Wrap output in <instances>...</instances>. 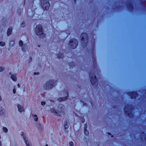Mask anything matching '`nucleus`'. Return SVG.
<instances>
[{"instance_id": "nucleus-2", "label": "nucleus", "mask_w": 146, "mask_h": 146, "mask_svg": "<svg viewBox=\"0 0 146 146\" xmlns=\"http://www.w3.org/2000/svg\"><path fill=\"white\" fill-rule=\"evenodd\" d=\"M56 81L54 80H50L46 82L43 86L44 90H49L52 89L56 84Z\"/></svg>"}, {"instance_id": "nucleus-25", "label": "nucleus", "mask_w": 146, "mask_h": 146, "mask_svg": "<svg viewBox=\"0 0 146 146\" xmlns=\"http://www.w3.org/2000/svg\"><path fill=\"white\" fill-rule=\"evenodd\" d=\"M142 138H144L145 139L146 141V136L145 135V134L144 133H143L142 135L141 136Z\"/></svg>"}, {"instance_id": "nucleus-17", "label": "nucleus", "mask_w": 146, "mask_h": 146, "mask_svg": "<svg viewBox=\"0 0 146 146\" xmlns=\"http://www.w3.org/2000/svg\"><path fill=\"white\" fill-rule=\"evenodd\" d=\"M11 78L13 81H15L17 80V77L15 75H11Z\"/></svg>"}, {"instance_id": "nucleus-30", "label": "nucleus", "mask_w": 146, "mask_h": 146, "mask_svg": "<svg viewBox=\"0 0 146 146\" xmlns=\"http://www.w3.org/2000/svg\"><path fill=\"white\" fill-rule=\"evenodd\" d=\"M39 74V73L38 72H34V75H36Z\"/></svg>"}, {"instance_id": "nucleus-23", "label": "nucleus", "mask_w": 146, "mask_h": 146, "mask_svg": "<svg viewBox=\"0 0 146 146\" xmlns=\"http://www.w3.org/2000/svg\"><path fill=\"white\" fill-rule=\"evenodd\" d=\"M5 68L4 67L1 66H0V72L3 71L5 70Z\"/></svg>"}, {"instance_id": "nucleus-5", "label": "nucleus", "mask_w": 146, "mask_h": 146, "mask_svg": "<svg viewBox=\"0 0 146 146\" xmlns=\"http://www.w3.org/2000/svg\"><path fill=\"white\" fill-rule=\"evenodd\" d=\"M132 106L130 105H126L125 107L124 111L126 114L128 115L130 117H131L133 115L132 114L131 110Z\"/></svg>"}, {"instance_id": "nucleus-36", "label": "nucleus", "mask_w": 146, "mask_h": 146, "mask_svg": "<svg viewBox=\"0 0 146 146\" xmlns=\"http://www.w3.org/2000/svg\"><path fill=\"white\" fill-rule=\"evenodd\" d=\"M47 145H47V144H46V146H47Z\"/></svg>"}, {"instance_id": "nucleus-31", "label": "nucleus", "mask_w": 146, "mask_h": 146, "mask_svg": "<svg viewBox=\"0 0 146 146\" xmlns=\"http://www.w3.org/2000/svg\"><path fill=\"white\" fill-rule=\"evenodd\" d=\"M17 87H18V88H20V85L19 84H18L17 85Z\"/></svg>"}, {"instance_id": "nucleus-18", "label": "nucleus", "mask_w": 146, "mask_h": 146, "mask_svg": "<svg viewBox=\"0 0 146 146\" xmlns=\"http://www.w3.org/2000/svg\"><path fill=\"white\" fill-rule=\"evenodd\" d=\"M2 129L4 133H7L8 132V129L6 127H3L2 128Z\"/></svg>"}, {"instance_id": "nucleus-8", "label": "nucleus", "mask_w": 146, "mask_h": 146, "mask_svg": "<svg viewBox=\"0 0 146 146\" xmlns=\"http://www.w3.org/2000/svg\"><path fill=\"white\" fill-rule=\"evenodd\" d=\"M19 46L21 47L23 51L25 52L27 49V46L25 44H23V42L20 40L19 42Z\"/></svg>"}, {"instance_id": "nucleus-22", "label": "nucleus", "mask_w": 146, "mask_h": 146, "mask_svg": "<svg viewBox=\"0 0 146 146\" xmlns=\"http://www.w3.org/2000/svg\"><path fill=\"white\" fill-rule=\"evenodd\" d=\"M136 95V93L135 92L133 93H131L129 95L132 98H134L135 97V95Z\"/></svg>"}, {"instance_id": "nucleus-35", "label": "nucleus", "mask_w": 146, "mask_h": 146, "mask_svg": "<svg viewBox=\"0 0 146 146\" xmlns=\"http://www.w3.org/2000/svg\"><path fill=\"white\" fill-rule=\"evenodd\" d=\"M1 138V135H0V139Z\"/></svg>"}, {"instance_id": "nucleus-4", "label": "nucleus", "mask_w": 146, "mask_h": 146, "mask_svg": "<svg viewBox=\"0 0 146 146\" xmlns=\"http://www.w3.org/2000/svg\"><path fill=\"white\" fill-rule=\"evenodd\" d=\"M41 7L44 10H47L49 9L50 5L48 0H40Z\"/></svg>"}, {"instance_id": "nucleus-14", "label": "nucleus", "mask_w": 146, "mask_h": 146, "mask_svg": "<svg viewBox=\"0 0 146 146\" xmlns=\"http://www.w3.org/2000/svg\"><path fill=\"white\" fill-rule=\"evenodd\" d=\"M12 29L11 27L9 28L8 29L7 31V34L8 36H9L11 35L12 32Z\"/></svg>"}, {"instance_id": "nucleus-38", "label": "nucleus", "mask_w": 146, "mask_h": 146, "mask_svg": "<svg viewBox=\"0 0 146 146\" xmlns=\"http://www.w3.org/2000/svg\"><path fill=\"white\" fill-rule=\"evenodd\" d=\"M111 137H113V135H112V136H111Z\"/></svg>"}, {"instance_id": "nucleus-1", "label": "nucleus", "mask_w": 146, "mask_h": 146, "mask_svg": "<svg viewBox=\"0 0 146 146\" xmlns=\"http://www.w3.org/2000/svg\"><path fill=\"white\" fill-rule=\"evenodd\" d=\"M50 112L54 115L59 117H62L65 114L64 108L63 106L59 105L58 106L57 110L54 108H51Z\"/></svg>"}, {"instance_id": "nucleus-10", "label": "nucleus", "mask_w": 146, "mask_h": 146, "mask_svg": "<svg viewBox=\"0 0 146 146\" xmlns=\"http://www.w3.org/2000/svg\"><path fill=\"white\" fill-rule=\"evenodd\" d=\"M81 38L82 40V42L84 41L87 42V35L86 33H83L81 35Z\"/></svg>"}, {"instance_id": "nucleus-12", "label": "nucleus", "mask_w": 146, "mask_h": 146, "mask_svg": "<svg viewBox=\"0 0 146 146\" xmlns=\"http://www.w3.org/2000/svg\"><path fill=\"white\" fill-rule=\"evenodd\" d=\"M5 110L2 107H0V115L2 116L5 113Z\"/></svg>"}, {"instance_id": "nucleus-7", "label": "nucleus", "mask_w": 146, "mask_h": 146, "mask_svg": "<svg viewBox=\"0 0 146 146\" xmlns=\"http://www.w3.org/2000/svg\"><path fill=\"white\" fill-rule=\"evenodd\" d=\"M90 80L91 82L93 85L96 84V76L92 72H90L89 74Z\"/></svg>"}, {"instance_id": "nucleus-21", "label": "nucleus", "mask_w": 146, "mask_h": 146, "mask_svg": "<svg viewBox=\"0 0 146 146\" xmlns=\"http://www.w3.org/2000/svg\"><path fill=\"white\" fill-rule=\"evenodd\" d=\"M57 56L59 58H62L64 56V55L60 53L59 54H57Z\"/></svg>"}, {"instance_id": "nucleus-27", "label": "nucleus", "mask_w": 146, "mask_h": 146, "mask_svg": "<svg viewBox=\"0 0 146 146\" xmlns=\"http://www.w3.org/2000/svg\"><path fill=\"white\" fill-rule=\"evenodd\" d=\"M69 145L70 146H74V143L72 141L69 142Z\"/></svg>"}, {"instance_id": "nucleus-33", "label": "nucleus", "mask_w": 146, "mask_h": 146, "mask_svg": "<svg viewBox=\"0 0 146 146\" xmlns=\"http://www.w3.org/2000/svg\"><path fill=\"white\" fill-rule=\"evenodd\" d=\"M108 134L109 135H111V134L110 133L108 132Z\"/></svg>"}, {"instance_id": "nucleus-37", "label": "nucleus", "mask_w": 146, "mask_h": 146, "mask_svg": "<svg viewBox=\"0 0 146 146\" xmlns=\"http://www.w3.org/2000/svg\"><path fill=\"white\" fill-rule=\"evenodd\" d=\"M74 1L75 2V1H76V0H74Z\"/></svg>"}, {"instance_id": "nucleus-29", "label": "nucleus", "mask_w": 146, "mask_h": 146, "mask_svg": "<svg viewBox=\"0 0 146 146\" xmlns=\"http://www.w3.org/2000/svg\"><path fill=\"white\" fill-rule=\"evenodd\" d=\"M45 104V102H41V104L42 106H44Z\"/></svg>"}, {"instance_id": "nucleus-28", "label": "nucleus", "mask_w": 146, "mask_h": 146, "mask_svg": "<svg viewBox=\"0 0 146 146\" xmlns=\"http://www.w3.org/2000/svg\"><path fill=\"white\" fill-rule=\"evenodd\" d=\"M13 93L14 94H15L16 93V89L15 88H13Z\"/></svg>"}, {"instance_id": "nucleus-6", "label": "nucleus", "mask_w": 146, "mask_h": 146, "mask_svg": "<svg viewBox=\"0 0 146 146\" xmlns=\"http://www.w3.org/2000/svg\"><path fill=\"white\" fill-rule=\"evenodd\" d=\"M78 42L77 40L75 39H71L69 43V45L72 48H74L77 45Z\"/></svg>"}, {"instance_id": "nucleus-9", "label": "nucleus", "mask_w": 146, "mask_h": 146, "mask_svg": "<svg viewBox=\"0 0 146 146\" xmlns=\"http://www.w3.org/2000/svg\"><path fill=\"white\" fill-rule=\"evenodd\" d=\"M65 93L66 94V95H65V97H63V98H59L57 99L58 101L59 102H61L62 101H65V100H66L67 99L68 95V92L67 91H65Z\"/></svg>"}, {"instance_id": "nucleus-11", "label": "nucleus", "mask_w": 146, "mask_h": 146, "mask_svg": "<svg viewBox=\"0 0 146 146\" xmlns=\"http://www.w3.org/2000/svg\"><path fill=\"white\" fill-rule=\"evenodd\" d=\"M17 107L18 111L20 113L23 112L25 111L24 107L20 104H18L17 105Z\"/></svg>"}, {"instance_id": "nucleus-19", "label": "nucleus", "mask_w": 146, "mask_h": 146, "mask_svg": "<svg viewBox=\"0 0 146 146\" xmlns=\"http://www.w3.org/2000/svg\"><path fill=\"white\" fill-rule=\"evenodd\" d=\"M86 128H87V126L86 125L84 127V134L86 135H87L89 134L88 131V130L86 129Z\"/></svg>"}, {"instance_id": "nucleus-13", "label": "nucleus", "mask_w": 146, "mask_h": 146, "mask_svg": "<svg viewBox=\"0 0 146 146\" xmlns=\"http://www.w3.org/2000/svg\"><path fill=\"white\" fill-rule=\"evenodd\" d=\"M69 125L68 124V121H64V127L65 129H67L68 128Z\"/></svg>"}, {"instance_id": "nucleus-32", "label": "nucleus", "mask_w": 146, "mask_h": 146, "mask_svg": "<svg viewBox=\"0 0 146 146\" xmlns=\"http://www.w3.org/2000/svg\"><path fill=\"white\" fill-rule=\"evenodd\" d=\"M2 146L1 141H0V146Z\"/></svg>"}, {"instance_id": "nucleus-20", "label": "nucleus", "mask_w": 146, "mask_h": 146, "mask_svg": "<svg viewBox=\"0 0 146 146\" xmlns=\"http://www.w3.org/2000/svg\"><path fill=\"white\" fill-rule=\"evenodd\" d=\"M15 44V41L13 40H11L10 41L9 43V46H13Z\"/></svg>"}, {"instance_id": "nucleus-34", "label": "nucleus", "mask_w": 146, "mask_h": 146, "mask_svg": "<svg viewBox=\"0 0 146 146\" xmlns=\"http://www.w3.org/2000/svg\"><path fill=\"white\" fill-rule=\"evenodd\" d=\"M50 101H51V102H53V100H50Z\"/></svg>"}, {"instance_id": "nucleus-15", "label": "nucleus", "mask_w": 146, "mask_h": 146, "mask_svg": "<svg viewBox=\"0 0 146 146\" xmlns=\"http://www.w3.org/2000/svg\"><path fill=\"white\" fill-rule=\"evenodd\" d=\"M32 116L34 120L35 121H37L38 120V117L36 115L32 114Z\"/></svg>"}, {"instance_id": "nucleus-26", "label": "nucleus", "mask_w": 146, "mask_h": 146, "mask_svg": "<svg viewBox=\"0 0 146 146\" xmlns=\"http://www.w3.org/2000/svg\"><path fill=\"white\" fill-rule=\"evenodd\" d=\"M25 26V23L24 22H22L21 24V26L22 27H24Z\"/></svg>"}, {"instance_id": "nucleus-24", "label": "nucleus", "mask_w": 146, "mask_h": 146, "mask_svg": "<svg viewBox=\"0 0 146 146\" xmlns=\"http://www.w3.org/2000/svg\"><path fill=\"white\" fill-rule=\"evenodd\" d=\"M5 45V43L3 41H0V46H4Z\"/></svg>"}, {"instance_id": "nucleus-16", "label": "nucleus", "mask_w": 146, "mask_h": 146, "mask_svg": "<svg viewBox=\"0 0 146 146\" xmlns=\"http://www.w3.org/2000/svg\"><path fill=\"white\" fill-rule=\"evenodd\" d=\"M24 140L27 146H32L31 145L29 144V141L27 139L24 138Z\"/></svg>"}, {"instance_id": "nucleus-3", "label": "nucleus", "mask_w": 146, "mask_h": 146, "mask_svg": "<svg viewBox=\"0 0 146 146\" xmlns=\"http://www.w3.org/2000/svg\"><path fill=\"white\" fill-rule=\"evenodd\" d=\"M35 32L36 35L40 37L44 36V35L43 32L42 27L40 25H38L36 26Z\"/></svg>"}]
</instances>
